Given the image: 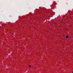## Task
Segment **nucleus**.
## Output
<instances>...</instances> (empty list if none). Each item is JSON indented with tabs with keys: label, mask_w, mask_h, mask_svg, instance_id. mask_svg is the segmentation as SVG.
<instances>
[{
	"label": "nucleus",
	"mask_w": 73,
	"mask_h": 73,
	"mask_svg": "<svg viewBox=\"0 0 73 73\" xmlns=\"http://www.w3.org/2000/svg\"><path fill=\"white\" fill-rule=\"evenodd\" d=\"M68 37H69V36L66 35V38H68Z\"/></svg>",
	"instance_id": "nucleus-1"
},
{
	"label": "nucleus",
	"mask_w": 73,
	"mask_h": 73,
	"mask_svg": "<svg viewBox=\"0 0 73 73\" xmlns=\"http://www.w3.org/2000/svg\"><path fill=\"white\" fill-rule=\"evenodd\" d=\"M31 65H29V68H31Z\"/></svg>",
	"instance_id": "nucleus-2"
},
{
	"label": "nucleus",
	"mask_w": 73,
	"mask_h": 73,
	"mask_svg": "<svg viewBox=\"0 0 73 73\" xmlns=\"http://www.w3.org/2000/svg\"><path fill=\"white\" fill-rule=\"evenodd\" d=\"M72 73H73V71L72 72Z\"/></svg>",
	"instance_id": "nucleus-3"
}]
</instances>
